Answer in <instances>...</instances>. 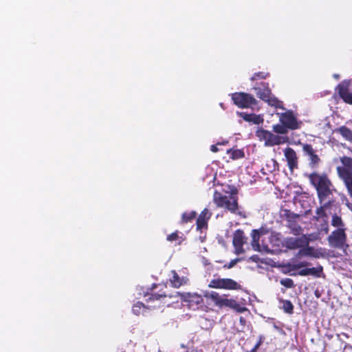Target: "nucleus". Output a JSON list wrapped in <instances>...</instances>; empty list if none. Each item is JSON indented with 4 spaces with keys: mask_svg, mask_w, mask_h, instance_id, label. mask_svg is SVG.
Masks as SVG:
<instances>
[{
    "mask_svg": "<svg viewBox=\"0 0 352 352\" xmlns=\"http://www.w3.org/2000/svg\"><path fill=\"white\" fill-rule=\"evenodd\" d=\"M343 352H352V346L345 345V346L344 347Z\"/></svg>",
    "mask_w": 352,
    "mask_h": 352,
    "instance_id": "obj_42",
    "label": "nucleus"
},
{
    "mask_svg": "<svg viewBox=\"0 0 352 352\" xmlns=\"http://www.w3.org/2000/svg\"><path fill=\"white\" fill-rule=\"evenodd\" d=\"M307 177L311 184L315 187L317 191L320 204H322L330 195H332L331 187L333 184L327 174H319L314 172L308 175Z\"/></svg>",
    "mask_w": 352,
    "mask_h": 352,
    "instance_id": "obj_1",
    "label": "nucleus"
},
{
    "mask_svg": "<svg viewBox=\"0 0 352 352\" xmlns=\"http://www.w3.org/2000/svg\"><path fill=\"white\" fill-rule=\"evenodd\" d=\"M171 274L172 276L170 278V282L173 287L179 288L182 285H186L188 281L186 277H179L175 270L171 271Z\"/></svg>",
    "mask_w": 352,
    "mask_h": 352,
    "instance_id": "obj_19",
    "label": "nucleus"
},
{
    "mask_svg": "<svg viewBox=\"0 0 352 352\" xmlns=\"http://www.w3.org/2000/svg\"><path fill=\"white\" fill-rule=\"evenodd\" d=\"M269 76H270L269 72H258L254 73L253 74V76L250 78V80L252 81H255L257 80L265 79Z\"/></svg>",
    "mask_w": 352,
    "mask_h": 352,
    "instance_id": "obj_31",
    "label": "nucleus"
},
{
    "mask_svg": "<svg viewBox=\"0 0 352 352\" xmlns=\"http://www.w3.org/2000/svg\"><path fill=\"white\" fill-rule=\"evenodd\" d=\"M349 86L350 82L344 80L338 85L336 90L344 102L352 104V93L349 91Z\"/></svg>",
    "mask_w": 352,
    "mask_h": 352,
    "instance_id": "obj_14",
    "label": "nucleus"
},
{
    "mask_svg": "<svg viewBox=\"0 0 352 352\" xmlns=\"http://www.w3.org/2000/svg\"><path fill=\"white\" fill-rule=\"evenodd\" d=\"M184 352H204V351L198 347L190 346V348H187Z\"/></svg>",
    "mask_w": 352,
    "mask_h": 352,
    "instance_id": "obj_40",
    "label": "nucleus"
},
{
    "mask_svg": "<svg viewBox=\"0 0 352 352\" xmlns=\"http://www.w3.org/2000/svg\"><path fill=\"white\" fill-rule=\"evenodd\" d=\"M308 265H309V263L307 262L302 261L298 263L294 264V265H291V268H292V270H298L301 267L307 266Z\"/></svg>",
    "mask_w": 352,
    "mask_h": 352,
    "instance_id": "obj_38",
    "label": "nucleus"
},
{
    "mask_svg": "<svg viewBox=\"0 0 352 352\" xmlns=\"http://www.w3.org/2000/svg\"><path fill=\"white\" fill-rule=\"evenodd\" d=\"M259 347L260 346L256 344L255 346L250 351V352H256Z\"/></svg>",
    "mask_w": 352,
    "mask_h": 352,
    "instance_id": "obj_46",
    "label": "nucleus"
},
{
    "mask_svg": "<svg viewBox=\"0 0 352 352\" xmlns=\"http://www.w3.org/2000/svg\"><path fill=\"white\" fill-rule=\"evenodd\" d=\"M325 209L324 207L320 206L319 208H318L316 210V217L315 218L318 220L320 218H327V215L325 212Z\"/></svg>",
    "mask_w": 352,
    "mask_h": 352,
    "instance_id": "obj_35",
    "label": "nucleus"
},
{
    "mask_svg": "<svg viewBox=\"0 0 352 352\" xmlns=\"http://www.w3.org/2000/svg\"><path fill=\"white\" fill-rule=\"evenodd\" d=\"M302 148L304 154L309 157V166L312 168L318 167L321 160L316 153V151L313 148L312 145L307 143L302 144Z\"/></svg>",
    "mask_w": 352,
    "mask_h": 352,
    "instance_id": "obj_11",
    "label": "nucleus"
},
{
    "mask_svg": "<svg viewBox=\"0 0 352 352\" xmlns=\"http://www.w3.org/2000/svg\"><path fill=\"white\" fill-rule=\"evenodd\" d=\"M338 132L346 140L352 143V131L346 126H342L335 130Z\"/></svg>",
    "mask_w": 352,
    "mask_h": 352,
    "instance_id": "obj_23",
    "label": "nucleus"
},
{
    "mask_svg": "<svg viewBox=\"0 0 352 352\" xmlns=\"http://www.w3.org/2000/svg\"><path fill=\"white\" fill-rule=\"evenodd\" d=\"M227 153L230 155V157L232 160L241 159L245 156L244 151L241 149L230 148L227 150Z\"/></svg>",
    "mask_w": 352,
    "mask_h": 352,
    "instance_id": "obj_24",
    "label": "nucleus"
},
{
    "mask_svg": "<svg viewBox=\"0 0 352 352\" xmlns=\"http://www.w3.org/2000/svg\"><path fill=\"white\" fill-rule=\"evenodd\" d=\"M278 115L280 122L283 124L289 130H296L300 128L302 122L297 120L292 110L278 113Z\"/></svg>",
    "mask_w": 352,
    "mask_h": 352,
    "instance_id": "obj_10",
    "label": "nucleus"
},
{
    "mask_svg": "<svg viewBox=\"0 0 352 352\" xmlns=\"http://www.w3.org/2000/svg\"><path fill=\"white\" fill-rule=\"evenodd\" d=\"M213 201L218 208H223L231 213L241 214L239 210L238 197L236 195H223L216 190L213 195Z\"/></svg>",
    "mask_w": 352,
    "mask_h": 352,
    "instance_id": "obj_2",
    "label": "nucleus"
},
{
    "mask_svg": "<svg viewBox=\"0 0 352 352\" xmlns=\"http://www.w3.org/2000/svg\"><path fill=\"white\" fill-rule=\"evenodd\" d=\"M331 226L337 228V229H340V228H345L344 223L343 222L341 217L338 216L336 214H334L332 216L331 219Z\"/></svg>",
    "mask_w": 352,
    "mask_h": 352,
    "instance_id": "obj_25",
    "label": "nucleus"
},
{
    "mask_svg": "<svg viewBox=\"0 0 352 352\" xmlns=\"http://www.w3.org/2000/svg\"><path fill=\"white\" fill-rule=\"evenodd\" d=\"M144 308L145 305H144V303L141 302H138L133 305L132 307V311L135 315H140Z\"/></svg>",
    "mask_w": 352,
    "mask_h": 352,
    "instance_id": "obj_33",
    "label": "nucleus"
},
{
    "mask_svg": "<svg viewBox=\"0 0 352 352\" xmlns=\"http://www.w3.org/2000/svg\"><path fill=\"white\" fill-rule=\"evenodd\" d=\"M258 98L267 102L270 106L276 109H285L283 102L275 97L267 82H262L253 87Z\"/></svg>",
    "mask_w": 352,
    "mask_h": 352,
    "instance_id": "obj_3",
    "label": "nucleus"
},
{
    "mask_svg": "<svg viewBox=\"0 0 352 352\" xmlns=\"http://www.w3.org/2000/svg\"><path fill=\"white\" fill-rule=\"evenodd\" d=\"M233 103L241 109L252 108L257 104V100L253 95L245 92H235L231 94Z\"/></svg>",
    "mask_w": 352,
    "mask_h": 352,
    "instance_id": "obj_6",
    "label": "nucleus"
},
{
    "mask_svg": "<svg viewBox=\"0 0 352 352\" xmlns=\"http://www.w3.org/2000/svg\"><path fill=\"white\" fill-rule=\"evenodd\" d=\"M298 274L302 276H309V268H305L300 270Z\"/></svg>",
    "mask_w": 352,
    "mask_h": 352,
    "instance_id": "obj_41",
    "label": "nucleus"
},
{
    "mask_svg": "<svg viewBox=\"0 0 352 352\" xmlns=\"http://www.w3.org/2000/svg\"><path fill=\"white\" fill-rule=\"evenodd\" d=\"M240 321H241V322H243V321H245V320H244V319L242 317H241Z\"/></svg>",
    "mask_w": 352,
    "mask_h": 352,
    "instance_id": "obj_50",
    "label": "nucleus"
},
{
    "mask_svg": "<svg viewBox=\"0 0 352 352\" xmlns=\"http://www.w3.org/2000/svg\"><path fill=\"white\" fill-rule=\"evenodd\" d=\"M208 287L226 290H240L242 289L239 283L229 278L212 279L208 284Z\"/></svg>",
    "mask_w": 352,
    "mask_h": 352,
    "instance_id": "obj_8",
    "label": "nucleus"
},
{
    "mask_svg": "<svg viewBox=\"0 0 352 352\" xmlns=\"http://www.w3.org/2000/svg\"><path fill=\"white\" fill-rule=\"evenodd\" d=\"M300 248L298 253L299 256H310L312 254L313 248L307 245Z\"/></svg>",
    "mask_w": 352,
    "mask_h": 352,
    "instance_id": "obj_34",
    "label": "nucleus"
},
{
    "mask_svg": "<svg viewBox=\"0 0 352 352\" xmlns=\"http://www.w3.org/2000/svg\"><path fill=\"white\" fill-rule=\"evenodd\" d=\"M333 203H334V200L333 199H331V200L329 199L327 202L323 201L320 204L326 210V209L329 208L333 205Z\"/></svg>",
    "mask_w": 352,
    "mask_h": 352,
    "instance_id": "obj_39",
    "label": "nucleus"
},
{
    "mask_svg": "<svg viewBox=\"0 0 352 352\" xmlns=\"http://www.w3.org/2000/svg\"><path fill=\"white\" fill-rule=\"evenodd\" d=\"M282 309L287 314H292L294 313V305L290 300H283Z\"/></svg>",
    "mask_w": 352,
    "mask_h": 352,
    "instance_id": "obj_30",
    "label": "nucleus"
},
{
    "mask_svg": "<svg viewBox=\"0 0 352 352\" xmlns=\"http://www.w3.org/2000/svg\"><path fill=\"white\" fill-rule=\"evenodd\" d=\"M241 261L240 258H235L232 260L230 263H226L223 265L224 269H231L238 262Z\"/></svg>",
    "mask_w": 352,
    "mask_h": 352,
    "instance_id": "obj_37",
    "label": "nucleus"
},
{
    "mask_svg": "<svg viewBox=\"0 0 352 352\" xmlns=\"http://www.w3.org/2000/svg\"><path fill=\"white\" fill-rule=\"evenodd\" d=\"M323 267L320 265L317 267H311L309 268V276L311 275L314 277H320L321 274L322 273Z\"/></svg>",
    "mask_w": 352,
    "mask_h": 352,
    "instance_id": "obj_32",
    "label": "nucleus"
},
{
    "mask_svg": "<svg viewBox=\"0 0 352 352\" xmlns=\"http://www.w3.org/2000/svg\"><path fill=\"white\" fill-rule=\"evenodd\" d=\"M261 232L260 230L254 229L252 230L251 236H252V242L251 245L254 250L260 252L261 251V248L259 244V240L261 237Z\"/></svg>",
    "mask_w": 352,
    "mask_h": 352,
    "instance_id": "obj_21",
    "label": "nucleus"
},
{
    "mask_svg": "<svg viewBox=\"0 0 352 352\" xmlns=\"http://www.w3.org/2000/svg\"><path fill=\"white\" fill-rule=\"evenodd\" d=\"M228 141H224V142H218V143L217 144V145H224V144H228Z\"/></svg>",
    "mask_w": 352,
    "mask_h": 352,
    "instance_id": "obj_48",
    "label": "nucleus"
},
{
    "mask_svg": "<svg viewBox=\"0 0 352 352\" xmlns=\"http://www.w3.org/2000/svg\"><path fill=\"white\" fill-rule=\"evenodd\" d=\"M272 130L277 134H287L289 131V129L281 123L273 125Z\"/></svg>",
    "mask_w": 352,
    "mask_h": 352,
    "instance_id": "obj_29",
    "label": "nucleus"
},
{
    "mask_svg": "<svg viewBox=\"0 0 352 352\" xmlns=\"http://www.w3.org/2000/svg\"><path fill=\"white\" fill-rule=\"evenodd\" d=\"M284 155L286 158L287 166L291 171L298 167V161L296 153L290 147H287L284 150Z\"/></svg>",
    "mask_w": 352,
    "mask_h": 352,
    "instance_id": "obj_16",
    "label": "nucleus"
},
{
    "mask_svg": "<svg viewBox=\"0 0 352 352\" xmlns=\"http://www.w3.org/2000/svg\"><path fill=\"white\" fill-rule=\"evenodd\" d=\"M181 347H182V348L185 349L186 350V349L188 348V347H187L186 345H184V344H181Z\"/></svg>",
    "mask_w": 352,
    "mask_h": 352,
    "instance_id": "obj_49",
    "label": "nucleus"
},
{
    "mask_svg": "<svg viewBox=\"0 0 352 352\" xmlns=\"http://www.w3.org/2000/svg\"><path fill=\"white\" fill-rule=\"evenodd\" d=\"M283 216L288 223L296 221V219L299 217L298 214H295L289 210L287 209L284 210Z\"/></svg>",
    "mask_w": 352,
    "mask_h": 352,
    "instance_id": "obj_27",
    "label": "nucleus"
},
{
    "mask_svg": "<svg viewBox=\"0 0 352 352\" xmlns=\"http://www.w3.org/2000/svg\"><path fill=\"white\" fill-rule=\"evenodd\" d=\"M336 336H337V338H338V339H341V336H344V337H345V338H349V336L347 335V333H343V332H342V333H338Z\"/></svg>",
    "mask_w": 352,
    "mask_h": 352,
    "instance_id": "obj_44",
    "label": "nucleus"
},
{
    "mask_svg": "<svg viewBox=\"0 0 352 352\" xmlns=\"http://www.w3.org/2000/svg\"><path fill=\"white\" fill-rule=\"evenodd\" d=\"M346 228H340L333 230L327 237L329 245L336 249H342L346 242Z\"/></svg>",
    "mask_w": 352,
    "mask_h": 352,
    "instance_id": "obj_9",
    "label": "nucleus"
},
{
    "mask_svg": "<svg viewBox=\"0 0 352 352\" xmlns=\"http://www.w3.org/2000/svg\"><path fill=\"white\" fill-rule=\"evenodd\" d=\"M179 296L181 300L186 303V305L191 309H196L199 305L203 304L204 298L201 295L197 293H180L177 292L175 295L169 296V298Z\"/></svg>",
    "mask_w": 352,
    "mask_h": 352,
    "instance_id": "obj_7",
    "label": "nucleus"
},
{
    "mask_svg": "<svg viewBox=\"0 0 352 352\" xmlns=\"http://www.w3.org/2000/svg\"><path fill=\"white\" fill-rule=\"evenodd\" d=\"M287 227L294 235H300L302 232L301 226L296 223V221L287 223Z\"/></svg>",
    "mask_w": 352,
    "mask_h": 352,
    "instance_id": "obj_28",
    "label": "nucleus"
},
{
    "mask_svg": "<svg viewBox=\"0 0 352 352\" xmlns=\"http://www.w3.org/2000/svg\"><path fill=\"white\" fill-rule=\"evenodd\" d=\"M239 116L246 122H252L255 124H259L263 122V118L260 115L254 113H247L241 112Z\"/></svg>",
    "mask_w": 352,
    "mask_h": 352,
    "instance_id": "obj_20",
    "label": "nucleus"
},
{
    "mask_svg": "<svg viewBox=\"0 0 352 352\" xmlns=\"http://www.w3.org/2000/svg\"><path fill=\"white\" fill-rule=\"evenodd\" d=\"M206 297L210 298L214 304L219 308L223 307H229L239 313H243L247 310L245 307L241 305L236 300L232 298H226L224 296L219 295V294L216 292H211V293L208 296H206Z\"/></svg>",
    "mask_w": 352,
    "mask_h": 352,
    "instance_id": "obj_4",
    "label": "nucleus"
},
{
    "mask_svg": "<svg viewBox=\"0 0 352 352\" xmlns=\"http://www.w3.org/2000/svg\"><path fill=\"white\" fill-rule=\"evenodd\" d=\"M246 241L247 237L245 236L244 232L241 229L235 230L233 234L232 244L236 254L239 255L245 252L243 245Z\"/></svg>",
    "mask_w": 352,
    "mask_h": 352,
    "instance_id": "obj_12",
    "label": "nucleus"
},
{
    "mask_svg": "<svg viewBox=\"0 0 352 352\" xmlns=\"http://www.w3.org/2000/svg\"><path fill=\"white\" fill-rule=\"evenodd\" d=\"M264 340H265V337L261 335L259 336L258 341L257 342L256 344L261 346L263 344V342H264Z\"/></svg>",
    "mask_w": 352,
    "mask_h": 352,
    "instance_id": "obj_43",
    "label": "nucleus"
},
{
    "mask_svg": "<svg viewBox=\"0 0 352 352\" xmlns=\"http://www.w3.org/2000/svg\"><path fill=\"white\" fill-rule=\"evenodd\" d=\"M166 240L171 243H175V245H179L184 241V238L182 235L179 234V231H175L170 234H168L166 237Z\"/></svg>",
    "mask_w": 352,
    "mask_h": 352,
    "instance_id": "obj_22",
    "label": "nucleus"
},
{
    "mask_svg": "<svg viewBox=\"0 0 352 352\" xmlns=\"http://www.w3.org/2000/svg\"><path fill=\"white\" fill-rule=\"evenodd\" d=\"M280 283L287 288H292L294 286L293 280L289 278L281 279Z\"/></svg>",
    "mask_w": 352,
    "mask_h": 352,
    "instance_id": "obj_36",
    "label": "nucleus"
},
{
    "mask_svg": "<svg viewBox=\"0 0 352 352\" xmlns=\"http://www.w3.org/2000/svg\"><path fill=\"white\" fill-rule=\"evenodd\" d=\"M197 212L195 211L186 212L182 215V223H187L195 219Z\"/></svg>",
    "mask_w": 352,
    "mask_h": 352,
    "instance_id": "obj_26",
    "label": "nucleus"
},
{
    "mask_svg": "<svg viewBox=\"0 0 352 352\" xmlns=\"http://www.w3.org/2000/svg\"><path fill=\"white\" fill-rule=\"evenodd\" d=\"M259 347L260 346L256 344L255 346L250 351V352H256Z\"/></svg>",
    "mask_w": 352,
    "mask_h": 352,
    "instance_id": "obj_47",
    "label": "nucleus"
},
{
    "mask_svg": "<svg viewBox=\"0 0 352 352\" xmlns=\"http://www.w3.org/2000/svg\"><path fill=\"white\" fill-rule=\"evenodd\" d=\"M349 86L350 82L344 80L338 85L336 90L344 102L352 104V93L349 91Z\"/></svg>",
    "mask_w": 352,
    "mask_h": 352,
    "instance_id": "obj_13",
    "label": "nucleus"
},
{
    "mask_svg": "<svg viewBox=\"0 0 352 352\" xmlns=\"http://www.w3.org/2000/svg\"><path fill=\"white\" fill-rule=\"evenodd\" d=\"M256 135L261 141H264L265 146H274L284 144L287 142L288 139L287 137L285 138L275 135L263 128L256 131Z\"/></svg>",
    "mask_w": 352,
    "mask_h": 352,
    "instance_id": "obj_5",
    "label": "nucleus"
},
{
    "mask_svg": "<svg viewBox=\"0 0 352 352\" xmlns=\"http://www.w3.org/2000/svg\"><path fill=\"white\" fill-rule=\"evenodd\" d=\"M156 287V285H154L151 288V293L145 295V296H148V298L146 299L147 303L155 301H160L161 302L162 300H164L167 296L166 293L164 292H162L161 290H160L158 293L154 292L153 289Z\"/></svg>",
    "mask_w": 352,
    "mask_h": 352,
    "instance_id": "obj_18",
    "label": "nucleus"
},
{
    "mask_svg": "<svg viewBox=\"0 0 352 352\" xmlns=\"http://www.w3.org/2000/svg\"><path fill=\"white\" fill-rule=\"evenodd\" d=\"M309 240L305 235L299 237H289L285 240V246L290 250H295L309 245Z\"/></svg>",
    "mask_w": 352,
    "mask_h": 352,
    "instance_id": "obj_15",
    "label": "nucleus"
},
{
    "mask_svg": "<svg viewBox=\"0 0 352 352\" xmlns=\"http://www.w3.org/2000/svg\"><path fill=\"white\" fill-rule=\"evenodd\" d=\"M210 150L213 153H217L218 151V148H217V145H212L211 147H210Z\"/></svg>",
    "mask_w": 352,
    "mask_h": 352,
    "instance_id": "obj_45",
    "label": "nucleus"
},
{
    "mask_svg": "<svg viewBox=\"0 0 352 352\" xmlns=\"http://www.w3.org/2000/svg\"><path fill=\"white\" fill-rule=\"evenodd\" d=\"M212 217V212L208 208H204L199 214L196 221L197 230L201 231L208 228V222Z\"/></svg>",
    "mask_w": 352,
    "mask_h": 352,
    "instance_id": "obj_17",
    "label": "nucleus"
}]
</instances>
